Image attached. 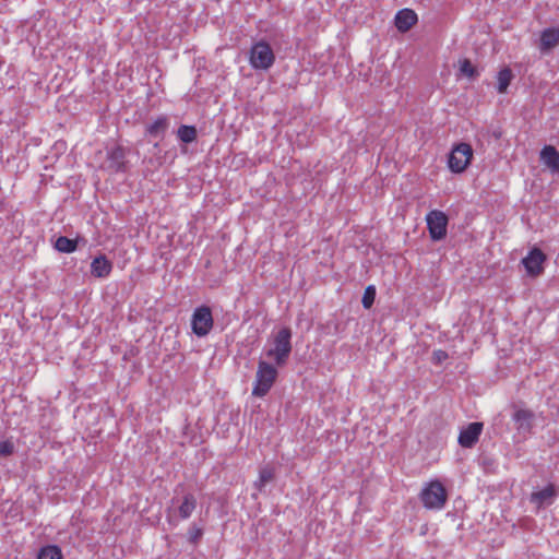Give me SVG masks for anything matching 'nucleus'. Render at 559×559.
Wrapping results in <instances>:
<instances>
[{
  "label": "nucleus",
  "instance_id": "f257e3e1",
  "mask_svg": "<svg viewBox=\"0 0 559 559\" xmlns=\"http://www.w3.org/2000/svg\"><path fill=\"white\" fill-rule=\"evenodd\" d=\"M419 499L424 508L439 511L448 501V491L440 480L435 479L423 487Z\"/></svg>",
  "mask_w": 559,
  "mask_h": 559
},
{
  "label": "nucleus",
  "instance_id": "f03ea898",
  "mask_svg": "<svg viewBox=\"0 0 559 559\" xmlns=\"http://www.w3.org/2000/svg\"><path fill=\"white\" fill-rule=\"evenodd\" d=\"M277 374V369L274 366L264 360H260L255 373L252 395L257 397L265 396L275 383Z\"/></svg>",
  "mask_w": 559,
  "mask_h": 559
},
{
  "label": "nucleus",
  "instance_id": "7ed1b4c3",
  "mask_svg": "<svg viewBox=\"0 0 559 559\" xmlns=\"http://www.w3.org/2000/svg\"><path fill=\"white\" fill-rule=\"evenodd\" d=\"M292 332L288 328L281 329L274 337V347L266 352V356L273 358L278 366L286 362L292 352Z\"/></svg>",
  "mask_w": 559,
  "mask_h": 559
},
{
  "label": "nucleus",
  "instance_id": "20e7f679",
  "mask_svg": "<svg viewBox=\"0 0 559 559\" xmlns=\"http://www.w3.org/2000/svg\"><path fill=\"white\" fill-rule=\"evenodd\" d=\"M249 61L253 69L269 70L275 61L270 44L264 40L255 43L250 49Z\"/></svg>",
  "mask_w": 559,
  "mask_h": 559
},
{
  "label": "nucleus",
  "instance_id": "39448f33",
  "mask_svg": "<svg viewBox=\"0 0 559 559\" xmlns=\"http://www.w3.org/2000/svg\"><path fill=\"white\" fill-rule=\"evenodd\" d=\"M473 157V150L467 142H459L451 151L448 159L451 171L460 174L466 169Z\"/></svg>",
  "mask_w": 559,
  "mask_h": 559
},
{
  "label": "nucleus",
  "instance_id": "423d86ee",
  "mask_svg": "<svg viewBox=\"0 0 559 559\" xmlns=\"http://www.w3.org/2000/svg\"><path fill=\"white\" fill-rule=\"evenodd\" d=\"M213 316L212 310L207 306L198 307L191 318L192 332L199 336H206L213 328Z\"/></svg>",
  "mask_w": 559,
  "mask_h": 559
},
{
  "label": "nucleus",
  "instance_id": "0eeeda50",
  "mask_svg": "<svg viewBox=\"0 0 559 559\" xmlns=\"http://www.w3.org/2000/svg\"><path fill=\"white\" fill-rule=\"evenodd\" d=\"M427 226L433 240H441L447 235L448 216L438 210L430 211L427 216Z\"/></svg>",
  "mask_w": 559,
  "mask_h": 559
},
{
  "label": "nucleus",
  "instance_id": "6e6552de",
  "mask_svg": "<svg viewBox=\"0 0 559 559\" xmlns=\"http://www.w3.org/2000/svg\"><path fill=\"white\" fill-rule=\"evenodd\" d=\"M546 259V254L539 248H533L527 255L522 259V264L530 276L537 277L544 272Z\"/></svg>",
  "mask_w": 559,
  "mask_h": 559
},
{
  "label": "nucleus",
  "instance_id": "1a4fd4ad",
  "mask_svg": "<svg viewBox=\"0 0 559 559\" xmlns=\"http://www.w3.org/2000/svg\"><path fill=\"white\" fill-rule=\"evenodd\" d=\"M483 431L481 423H471L465 429L460 432L459 443L463 448H472L479 439Z\"/></svg>",
  "mask_w": 559,
  "mask_h": 559
},
{
  "label": "nucleus",
  "instance_id": "9d476101",
  "mask_svg": "<svg viewBox=\"0 0 559 559\" xmlns=\"http://www.w3.org/2000/svg\"><path fill=\"white\" fill-rule=\"evenodd\" d=\"M539 159L551 174L559 175V152L552 145L543 147Z\"/></svg>",
  "mask_w": 559,
  "mask_h": 559
},
{
  "label": "nucleus",
  "instance_id": "9b49d317",
  "mask_svg": "<svg viewBox=\"0 0 559 559\" xmlns=\"http://www.w3.org/2000/svg\"><path fill=\"white\" fill-rule=\"evenodd\" d=\"M178 515L181 520L189 519L197 509L198 500L197 497L192 492H186L183 496L178 499Z\"/></svg>",
  "mask_w": 559,
  "mask_h": 559
},
{
  "label": "nucleus",
  "instance_id": "f8f14e48",
  "mask_svg": "<svg viewBox=\"0 0 559 559\" xmlns=\"http://www.w3.org/2000/svg\"><path fill=\"white\" fill-rule=\"evenodd\" d=\"M112 271V263L106 255L100 254L95 257L91 263V273L94 277L105 278L110 275Z\"/></svg>",
  "mask_w": 559,
  "mask_h": 559
},
{
  "label": "nucleus",
  "instance_id": "ddd939ff",
  "mask_svg": "<svg viewBox=\"0 0 559 559\" xmlns=\"http://www.w3.org/2000/svg\"><path fill=\"white\" fill-rule=\"evenodd\" d=\"M559 44V27H549L540 33L539 50L547 52Z\"/></svg>",
  "mask_w": 559,
  "mask_h": 559
},
{
  "label": "nucleus",
  "instance_id": "4468645a",
  "mask_svg": "<svg viewBox=\"0 0 559 559\" xmlns=\"http://www.w3.org/2000/svg\"><path fill=\"white\" fill-rule=\"evenodd\" d=\"M416 22L417 14L411 9L400 10L395 15V26L402 33L411 29Z\"/></svg>",
  "mask_w": 559,
  "mask_h": 559
},
{
  "label": "nucleus",
  "instance_id": "2eb2a0df",
  "mask_svg": "<svg viewBox=\"0 0 559 559\" xmlns=\"http://www.w3.org/2000/svg\"><path fill=\"white\" fill-rule=\"evenodd\" d=\"M124 166V151L121 146H115L108 153L106 168L111 171L122 170Z\"/></svg>",
  "mask_w": 559,
  "mask_h": 559
},
{
  "label": "nucleus",
  "instance_id": "dca6fc26",
  "mask_svg": "<svg viewBox=\"0 0 559 559\" xmlns=\"http://www.w3.org/2000/svg\"><path fill=\"white\" fill-rule=\"evenodd\" d=\"M556 496V489L554 485H548L542 490L535 491L531 495V501L537 506V508L544 504H550Z\"/></svg>",
  "mask_w": 559,
  "mask_h": 559
},
{
  "label": "nucleus",
  "instance_id": "f3484780",
  "mask_svg": "<svg viewBox=\"0 0 559 559\" xmlns=\"http://www.w3.org/2000/svg\"><path fill=\"white\" fill-rule=\"evenodd\" d=\"M513 79H514V74H513L512 70L509 67L502 68L496 76L497 92L499 94H506L508 91V87L510 86Z\"/></svg>",
  "mask_w": 559,
  "mask_h": 559
},
{
  "label": "nucleus",
  "instance_id": "a211bd4d",
  "mask_svg": "<svg viewBox=\"0 0 559 559\" xmlns=\"http://www.w3.org/2000/svg\"><path fill=\"white\" fill-rule=\"evenodd\" d=\"M168 128V119L165 116L158 117L154 122L147 126V134L152 138H158L164 134Z\"/></svg>",
  "mask_w": 559,
  "mask_h": 559
},
{
  "label": "nucleus",
  "instance_id": "6ab92c4d",
  "mask_svg": "<svg viewBox=\"0 0 559 559\" xmlns=\"http://www.w3.org/2000/svg\"><path fill=\"white\" fill-rule=\"evenodd\" d=\"M78 248V240L60 236L56 239L55 249L62 253H72Z\"/></svg>",
  "mask_w": 559,
  "mask_h": 559
},
{
  "label": "nucleus",
  "instance_id": "aec40b11",
  "mask_svg": "<svg viewBox=\"0 0 559 559\" xmlns=\"http://www.w3.org/2000/svg\"><path fill=\"white\" fill-rule=\"evenodd\" d=\"M275 476V469L271 466H265L260 469L259 477L254 483L255 488L262 491L266 484L272 481Z\"/></svg>",
  "mask_w": 559,
  "mask_h": 559
},
{
  "label": "nucleus",
  "instance_id": "412c9836",
  "mask_svg": "<svg viewBox=\"0 0 559 559\" xmlns=\"http://www.w3.org/2000/svg\"><path fill=\"white\" fill-rule=\"evenodd\" d=\"M37 559H63V555L58 546L48 545L40 548Z\"/></svg>",
  "mask_w": 559,
  "mask_h": 559
},
{
  "label": "nucleus",
  "instance_id": "4be33fe9",
  "mask_svg": "<svg viewBox=\"0 0 559 559\" xmlns=\"http://www.w3.org/2000/svg\"><path fill=\"white\" fill-rule=\"evenodd\" d=\"M178 140H195L198 132L193 126H181L177 131Z\"/></svg>",
  "mask_w": 559,
  "mask_h": 559
},
{
  "label": "nucleus",
  "instance_id": "5701e85b",
  "mask_svg": "<svg viewBox=\"0 0 559 559\" xmlns=\"http://www.w3.org/2000/svg\"><path fill=\"white\" fill-rule=\"evenodd\" d=\"M513 418L520 424V427H523L524 425L530 427L533 419V413L527 409H519L514 413Z\"/></svg>",
  "mask_w": 559,
  "mask_h": 559
},
{
  "label": "nucleus",
  "instance_id": "b1692460",
  "mask_svg": "<svg viewBox=\"0 0 559 559\" xmlns=\"http://www.w3.org/2000/svg\"><path fill=\"white\" fill-rule=\"evenodd\" d=\"M202 536L203 530L201 527L197 526L195 524L190 525L187 533V539L191 545L197 546L200 543Z\"/></svg>",
  "mask_w": 559,
  "mask_h": 559
},
{
  "label": "nucleus",
  "instance_id": "393cba45",
  "mask_svg": "<svg viewBox=\"0 0 559 559\" xmlns=\"http://www.w3.org/2000/svg\"><path fill=\"white\" fill-rule=\"evenodd\" d=\"M460 72L469 79L478 75L476 68L468 59H463L460 61Z\"/></svg>",
  "mask_w": 559,
  "mask_h": 559
},
{
  "label": "nucleus",
  "instance_id": "a878e982",
  "mask_svg": "<svg viewBox=\"0 0 559 559\" xmlns=\"http://www.w3.org/2000/svg\"><path fill=\"white\" fill-rule=\"evenodd\" d=\"M374 298H376V288H374V286L370 285L365 289L364 295H362L361 304H362L364 308H366V309L371 308V306L374 302Z\"/></svg>",
  "mask_w": 559,
  "mask_h": 559
},
{
  "label": "nucleus",
  "instance_id": "bb28decb",
  "mask_svg": "<svg viewBox=\"0 0 559 559\" xmlns=\"http://www.w3.org/2000/svg\"><path fill=\"white\" fill-rule=\"evenodd\" d=\"M14 452V444L10 440L0 442V456H9Z\"/></svg>",
  "mask_w": 559,
  "mask_h": 559
},
{
  "label": "nucleus",
  "instance_id": "cd10ccee",
  "mask_svg": "<svg viewBox=\"0 0 559 559\" xmlns=\"http://www.w3.org/2000/svg\"><path fill=\"white\" fill-rule=\"evenodd\" d=\"M448 353L442 349H437L432 353V362L440 365L448 359Z\"/></svg>",
  "mask_w": 559,
  "mask_h": 559
}]
</instances>
